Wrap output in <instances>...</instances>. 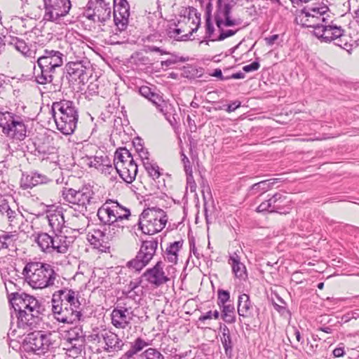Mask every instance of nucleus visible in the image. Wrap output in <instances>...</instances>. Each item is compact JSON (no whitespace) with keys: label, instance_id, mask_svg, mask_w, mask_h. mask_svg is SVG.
Here are the masks:
<instances>
[{"label":"nucleus","instance_id":"nucleus-15","mask_svg":"<svg viewBox=\"0 0 359 359\" xmlns=\"http://www.w3.org/2000/svg\"><path fill=\"white\" fill-rule=\"evenodd\" d=\"M231 5L224 0H217L215 21L218 28H221L222 25L233 27L241 24L242 20L240 18L232 19L231 18Z\"/></svg>","mask_w":359,"mask_h":359},{"label":"nucleus","instance_id":"nucleus-60","mask_svg":"<svg viewBox=\"0 0 359 359\" xmlns=\"http://www.w3.org/2000/svg\"><path fill=\"white\" fill-rule=\"evenodd\" d=\"M137 152L138 153L143 163L144 161H149V154L148 151L142 147V145H140V148H137Z\"/></svg>","mask_w":359,"mask_h":359},{"label":"nucleus","instance_id":"nucleus-26","mask_svg":"<svg viewBox=\"0 0 359 359\" xmlns=\"http://www.w3.org/2000/svg\"><path fill=\"white\" fill-rule=\"evenodd\" d=\"M228 263L231 265L232 272L236 278L243 281L248 279V276L246 267L241 262V257L236 252H233L229 256Z\"/></svg>","mask_w":359,"mask_h":359},{"label":"nucleus","instance_id":"nucleus-46","mask_svg":"<svg viewBox=\"0 0 359 359\" xmlns=\"http://www.w3.org/2000/svg\"><path fill=\"white\" fill-rule=\"evenodd\" d=\"M144 167L149 175L152 177L153 180L158 179L161 176L159 167L156 163H153L150 161H144Z\"/></svg>","mask_w":359,"mask_h":359},{"label":"nucleus","instance_id":"nucleus-55","mask_svg":"<svg viewBox=\"0 0 359 359\" xmlns=\"http://www.w3.org/2000/svg\"><path fill=\"white\" fill-rule=\"evenodd\" d=\"M272 203H271V199L269 198L267 201L262 202L257 208V211L259 212H273L272 210Z\"/></svg>","mask_w":359,"mask_h":359},{"label":"nucleus","instance_id":"nucleus-32","mask_svg":"<svg viewBox=\"0 0 359 359\" xmlns=\"http://www.w3.org/2000/svg\"><path fill=\"white\" fill-rule=\"evenodd\" d=\"M137 165L133 159L119 169L120 177L126 183H131L137 173Z\"/></svg>","mask_w":359,"mask_h":359},{"label":"nucleus","instance_id":"nucleus-47","mask_svg":"<svg viewBox=\"0 0 359 359\" xmlns=\"http://www.w3.org/2000/svg\"><path fill=\"white\" fill-rule=\"evenodd\" d=\"M148 100L156 107L159 111L165 114V111L167 108V104L159 95L154 93L152 96L149 97Z\"/></svg>","mask_w":359,"mask_h":359},{"label":"nucleus","instance_id":"nucleus-37","mask_svg":"<svg viewBox=\"0 0 359 359\" xmlns=\"http://www.w3.org/2000/svg\"><path fill=\"white\" fill-rule=\"evenodd\" d=\"M106 236L107 235L104 226H102V229H94L92 231L90 235H88V236L90 237L89 241H90L93 244L103 247H106V245L108 244V241Z\"/></svg>","mask_w":359,"mask_h":359},{"label":"nucleus","instance_id":"nucleus-14","mask_svg":"<svg viewBox=\"0 0 359 359\" xmlns=\"http://www.w3.org/2000/svg\"><path fill=\"white\" fill-rule=\"evenodd\" d=\"M52 311L56 316L58 321L64 323H74L79 321L82 316L81 309H75L73 306L69 305V303L59 305L57 304L53 299H51Z\"/></svg>","mask_w":359,"mask_h":359},{"label":"nucleus","instance_id":"nucleus-3","mask_svg":"<svg viewBox=\"0 0 359 359\" xmlns=\"http://www.w3.org/2000/svg\"><path fill=\"white\" fill-rule=\"evenodd\" d=\"M22 274L34 289H43L54 285L58 274L51 264L41 262H29L23 269Z\"/></svg>","mask_w":359,"mask_h":359},{"label":"nucleus","instance_id":"nucleus-42","mask_svg":"<svg viewBox=\"0 0 359 359\" xmlns=\"http://www.w3.org/2000/svg\"><path fill=\"white\" fill-rule=\"evenodd\" d=\"M119 169L120 165H118V163H114V166H112L111 163L110 162L109 163L104 164L102 168H100V170L106 176H109L110 180L114 181L116 179V175H119Z\"/></svg>","mask_w":359,"mask_h":359},{"label":"nucleus","instance_id":"nucleus-57","mask_svg":"<svg viewBox=\"0 0 359 359\" xmlns=\"http://www.w3.org/2000/svg\"><path fill=\"white\" fill-rule=\"evenodd\" d=\"M187 175V184L189 187L191 192L196 191V184L195 183L192 172H186Z\"/></svg>","mask_w":359,"mask_h":359},{"label":"nucleus","instance_id":"nucleus-30","mask_svg":"<svg viewBox=\"0 0 359 359\" xmlns=\"http://www.w3.org/2000/svg\"><path fill=\"white\" fill-rule=\"evenodd\" d=\"M34 242L41 250L46 253H53V236L46 232H39L32 235Z\"/></svg>","mask_w":359,"mask_h":359},{"label":"nucleus","instance_id":"nucleus-63","mask_svg":"<svg viewBox=\"0 0 359 359\" xmlns=\"http://www.w3.org/2000/svg\"><path fill=\"white\" fill-rule=\"evenodd\" d=\"M147 50L149 52H158L161 55H169L170 53L156 46H147Z\"/></svg>","mask_w":359,"mask_h":359},{"label":"nucleus","instance_id":"nucleus-64","mask_svg":"<svg viewBox=\"0 0 359 359\" xmlns=\"http://www.w3.org/2000/svg\"><path fill=\"white\" fill-rule=\"evenodd\" d=\"M130 6L126 0H114V8Z\"/></svg>","mask_w":359,"mask_h":359},{"label":"nucleus","instance_id":"nucleus-36","mask_svg":"<svg viewBox=\"0 0 359 359\" xmlns=\"http://www.w3.org/2000/svg\"><path fill=\"white\" fill-rule=\"evenodd\" d=\"M104 226L105 227L108 243L119 237L122 234L124 229L123 222H114L113 224L104 225Z\"/></svg>","mask_w":359,"mask_h":359},{"label":"nucleus","instance_id":"nucleus-23","mask_svg":"<svg viewBox=\"0 0 359 359\" xmlns=\"http://www.w3.org/2000/svg\"><path fill=\"white\" fill-rule=\"evenodd\" d=\"M135 316V313L114 308L111 313V324L116 328L125 329L130 325Z\"/></svg>","mask_w":359,"mask_h":359},{"label":"nucleus","instance_id":"nucleus-45","mask_svg":"<svg viewBox=\"0 0 359 359\" xmlns=\"http://www.w3.org/2000/svg\"><path fill=\"white\" fill-rule=\"evenodd\" d=\"M0 212L4 216H6L8 220L11 222H14L19 213L12 210L8 203H3L0 205Z\"/></svg>","mask_w":359,"mask_h":359},{"label":"nucleus","instance_id":"nucleus-29","mask_svg":"<svg viewBox=\"0 0 359 359\" xmlns=\"http://www.w3.org/2000/svg\"><path fill=\"white\" fill-rule=\"evenodd\" d=\"M130 6L114 8V21L118 31H125L128 25Z\"/></svg>","mask_w":359,"mask_h":359},{"label":"nucleus","instance_id":"nucleus-40","mask_svg":"<svg viewBox=\"0 0 359 359\" xmlns=\"http://www.w3.org/2000/svg\"><path fill=\"white\" fill-rule=\"evenodd\" d=\"M118 309H122L131 313H135V310L137 308V303L135 301L130 300L126 297H120L117 301L116 306Z\"/></svg>","mask_w":359,"mask_h":359},{"label":"nucleus","instance_id":"nucleus-22","mask_svg":"<svg viewBox=\"0 0 359 359\" xmlns=\"http://www.w3.org/2000/svg\"><path fill=\"white\" fill-rule=\"evenodd\" d=\"M46 218L53 233H64L62 229L65 227V221L62 208L57 207L53 210H48L46 212Z\"/></svg>","mask_w":359,"mask_h":359},{"label":"nucleus","instance_id":"nucleus-58","mask_svg":"<svg viewBox=\"0 0 359 359\" xmlns=\"http://www.w3.org/2000/svg\"><path fill=\"white\" fill-rule=\"evenodd\" d=\"M181 156L185 172H192V166L188 157L184 154L183 151L181 152Z\"/></svg>","mask_w":359,"mask_h":359},{"label":"nucleus","instance_id":"nucleus-8","mask_svg":"<svg viewBox=\"0 0 359 359\" xmlns=\"http://www.w3.org/2000/svg\"><path fill=\"white\" fill-rule=\"evenodd\" d=\"M97 216L102 226L122 222L130 216L129 209L123 207L117 201L107 200L97 210Z\"/></svg>","mask_w":359,"mask_h":359},{"label":"nucleus","instance_id":"nucleus-48","mask_svg":"<svg viewBox=\"0 0 359 359\" xmlns=\"http://www.w3.org/2000/svg\"><path fill=\"white\" fill-rule=\"evenodd\" d=\"M149 62V58L140 52L133 53L130 57V62L136 66L147 65Z\"/></svg>","mask_w":359,"mask_h":359},{"label":"nucleus","instance_id":"nucleus-25","mask_svg":"<svg viewBox=\"0 0 359 359\" xmlns=\"http://www.w3.org/2000/svg\"><path fill=\"white\" fill-rule=\"evenodd\" d=\"M102 337L105 344L104 349L109 353L118 352L125 346L123 339L110 331L102 333Z\"/></svg>","mask_w":359,"mask_h":359},{"label":"nucleus","instance_id":"nucleus-54","mask_svg":"<svg viewBox=\"0 0 359 359\" xmlns=\"http://www.w3.org/2000/svg\"><path fill=\"white\" fill-rule=\"evenodd\" d=\"M35 149L34 151V154L37 156H42L43 157L46 155H48L50 153V148L45 144H34Z\"/></svg>","mask_w":359,"mask_h":359},{"label":"nucleus","instance_id":"nucleus-51","mask_svg":"<svg viewBox=\"0 0 359 359\" xmlns=\"http://www.w3.org/2000/svg\"><path fill=\"white\" fill-rule=\"evenodd\" d=\"M230 299V293L227 290H224L222 289L218 290L217 291V304L219 308H222L224 306H226V303L229 302Z\"/></svg>","mask_w":359,"mask_h":359},{"label":"nucleus","instance_id":"nucleus-27","mask_svg":"<svg viewBox=\"0 0 359 359\" xmlns=\"http://www.w3.org/2000/svg\"><path fill=\"white\" fill-rule=\"evenodd\" d=\"M52 248L53 252H57L58 253L67 252L71 243L74 242V237L67 236L65 233H53Z\"/></svg>","mask_w":359,"mask_h":359},{"label":"nucleus","instance_id":"nucleus-52","mask_svg":"<svg viewBox=\"0 0 359 359\" xmlns=\"http://www.w3.org/2000/svg\"><path fill=\"white\" fill-rule=\"evenodd\" d=\"M224 27H225L224 25H222L221 28H218L219 32H220V34H219V35L218 36V37L216 39H212V41H223V40H224L225 39H226L228 37L233 36L238 32V29H236V30H233V29L224 30Z\"/></svg>","mask_w":359,"mask_h":359},{"label":"nucleus","instance_id":"nucleus-28","mask_svg":"<svg viewBox=\"0 0 359 359\" xmlns=\"http://www.w3.org/2000/svg\"><path fill=\"white\" fill-rule=\"evenodd\" d=\"M191 13H194L196 18V26L195 28H192L191 31H190L188 34H183L182 36H180V34L182 32V29L180 28H169V29L167 32V34L170 38H173L177 41H188L191 36L193 34L194 32H196L199 25H200V21H201V14L197 13L196 9L194 8H190L189 14Z\"/></svg>","mask_w":359,"mask_h":359},{"label":"nucleus","instance_id":"nucleus-11","mask_svg":"<svg viewBox=\"0 0 359 359\" xmlns=\"http://www.w3.org/2000/svg\"><path fill=\"white\" fill-rule=\"evenodd\" d=\"M158 244V238L150 237L142 241L140 249L136 257L128 263L129 267L139 271L151 260L156 251Z\"/></svg>","mask_w":359,"mask_h":359},{"label":"nucleus","instance_id":"nucleus-38","mask_svg":"<svg viewBox=\"0 0 359 359\" xmlns=\"http://www.w3.org/2000/svg\"><path fill=\"white\" fill-rule=\"evenodd\" d=\"M133 159L130 151L126 148L118 149L114 154V163L120 165V168Z\"/></svg>","mask_w":359,"mask_h":359},{"label":"nucleus","instance_id":"nucleus-59","mask_svg":"<svg viewBox=\"0 0 359 359\" xmlns=\"http://www.w3.org/2000/svg\"><path fill=\"white\" fill-rule=\"evenodd\" d=\"M260 67L258 58L250 65H247L243 67V70L245 72L257 71Z\"/></svg>","mask_w":359,"mask_h":359},{"label":"nucleus","instance_id":"nucleus-35","mask_svg":"<svg viewBox=\"0 0 359 359\" xmlns=\"http://www.w3.org/2000/svg\"><path fill=\"white\" fill-rule=\"evenodd\" d=\"M277 179L263 180L252 184L249 189V195L262 194L269 189L276 182Z\"/></svg>","mask_w":359,"mask_h":359},{"label":"nucleus","instance_id":"nucleus-19","mask_svg":"<svg viewBox=\"0 0 359 359\" xmlns=\"http://www.w3.org/2000/svg\"><path fill=\"white\" fill-rule=\"evenodd\" d=\"M142 277L155 287H159L169 280L163 271V264L161 261L157 262L152 268L147 269L142 274Z\"/></svg>","mask_w":359,"mask_h":359},{"label":"nucleus","instance_id":"nucleus-20","mask_svg":"<svg viewBox=\"0 0 359 359\" xmlns=\"http://www.w3.org/2000/svg\"><path fill=\"white\" fill-rule=\"evenodd\" d=\"M51 181L46 175L34 170L29 172H23L20 178V184L22 189H32L43 184H47Z\"/></svg>","mask_w":359,"mask_h":359},{"label":"nucleus","instance_id":"nucleus-10","mask_svg":"<svg viewBox=\"0 0 359 359\" xmlns=\"http://www.w3.org/2000/svg\"><path fill=\"white\" fill-rule=\"evenodd\" d=\"M43 20L58 24L67 16L72 8L70 0H43Z\"/></svg>","mask_w":359,"mask_h":359},{"label":"nucleus","instance_id":"nucleus-13","mask_svg":"<svg viewBox=\"0 0 359 359\" xmlns=\"http://www.w3.org/2000/svg\"><path fill=\"white\" fill-rule=\"evenodd\" d=\"M111 13L109 3L104 0H96L88 2L84 15L88 19L94 22H104L110 19Z\"/></svg>","mask_w":359,"mask_h":359},{"label":"nucleus","instance_id":"nucleus-44","mask_svg":"<svg viewBox=\"0 0 359 359\" xmlns=\"http://www.w3.org/2000/svg\"><path fill=\"white\" fill-rule=\"evenodd\" d=\"M89 159V165L95 167L97 170H100L104 164L110 163V159L107 155H98L96 154L94 156L90 157Z\"/></svg>","mask_w":359,"mask_h":359},{"label":"nucleus","instance_id":"nucleus-12","mask_svg":"<svg viewBox=\"0 0 359 359\" xmlns=\"http://www.w3.org/2000/svg\"><path fill=\"white\" fill-rule=\"evenodd\" d=\"M50 345V334H46L42 331H35L28 334L23 342L25 351L37 355L44 353Z\"/></svg>","mask_w":359,"mask_h":359},{"label":"nucleus","instance_id":"nucleus-1","mask_svg":"<svg viewBox=\"0 0 359 359\" xmlns=\"http://www.w3.org/2000/svg\"><path fill=\"white\" fill-rule=\"evenodd\" d=\"M9 302L15 313L18 327L32 329L41 321L44 309L34 296L25 292L13 293Z\"/></svg>","mask_w":359,"mask_h":359},{"label":"nucleus","instance_id":"nucleus-61","mask_svg":"<svg viewBox=\"0 0 359 359\" xmlns=\"http://www.w3.org/2000/svg\"><path fill=\"white\" fill-rule=\"evenodd\" d=\"M205 28H206V37H211V36L213 34L215 28L212 23L211 18H206L205 20Z\"/></svg>","mask_w":359,"mask_h":359},{"label":"nucleus","instance_id":"nucleus-24","mask_svg":"<svg viewBox=\"0 0 359 359\" xmlns=\"http://www.w3.org/2000/svg\"><path fill=\"white\" fill-rule=\"evenodd\" d=\"M237 311L239 316L243 318H252L255 315L254 311L257 315L259 314V309L253 305L250 296L246 294L239 295Z\"/></svg>","mask_w":359,"mask_h":359},{"label":"nucleus","instance_id":"nucleus-21","mask_svg":"<svg viewBox=\"0 0 359 359\" xmlns=\"http://www.w3.org/2000/svg\"><path fill=\"white\" fill-rule=\"evenodd\" d=\"M79 294L72 289L64 288L55 291L52 296L53 301H55L57 304H61L63 300L69 303V305L75 308V309H79L81 307V303L79 300Z\"/></svg>","mask_w":359,"mask_h":359},{"label":"nucleus","instance_id":"nucleus-4","mask_svg":"<svg viewBox=\"0 0 359 359\" xmlns=\"http://www.w3.org/2000/svg\"><path fill=\"white\" fill-rule=\"evenodd\" d=\"M63 57L64 54L59 50H43V54L36 62L39 68V72L36 70V63L34 62L36 81L41 85L52 83L56 69L63 64Z\"/></svg>","mask_w":359,"mask_h":359},{"label":"nucleus","instance_id":"nucleus-16","mask_svg":"<svg viewBox=\"0 0 359 359\" xmlns=\"http://www.w3.org/2000/svg\"><path fill=\"white\" fill-rule=\"evenodd\" d=\"M68 343L64 350L66 351L65 359H81L83 358L84 337L73 330L69 332Z\"/></svg>","mask_w":359,"mask_h":359},{"label":"nucleus","instance_id":"nucleus-43","mask_svg":"<svg viewBox=\"0 0 359 359\" xmlns=\"http://www.w3.org/2000/svg\"><path fill=\"white\" fill-rule=\"evenodd\" d=\"M222 317L227 323H233L236 322L235 308L233 304H229L222 308Z\"/></svg>","mask_w":359,"mask_h":359},{"label":"nucleus","instance_id":"nucleus-2","mask_svg":"<svg viewBox=\"0 0 359 359\" xmlns=\"http://www.w3.org/2000/svg\"><path fill=\"white\" fill-rule=\"evenodd\" d=\"M51 113L59 131L65 135L74 133L79 120V110L73 101L60 100L54 102Z\"/></svg>","mask_w":359,"mask_h":359},{"label":"nucleus","instance_id":"nucleus-33","mask_svg":"<svg viewBox=\"0 0 359 359\" xmlns=\"http://www.w3.org/2000/svg\"><path fill=\"white\" fill-rule=\"evenodd\" d=\"M18 240V233L16 231H2L0 233V250L15 248Z\"/></svg>","mask_w":359,"mask_h":359},{"label":"nucleus","instance_id":"nucleus-39","mask_svg":"<svg viewBox=\"0 0 359 359\" xmlns=\"http://www.w3.org/2000/svg\"><path fill=\"white\" fill-rule=\"evenodd\" d=\"M271 203H272V212L284 213L283 211L284 205L287 202L286 196L281 193H276L271 198Z\"/></svg>","mask_w":359,"mask_h":359},{"label":"nucleus","instance_id":"nucleus-50","mask_svg":"<svg viewBox=\"0 0 359 359\" xmlns=\"http://www.w3.org/2000/svg\"><path fill=\"white\" fill-rule=\"evenodd\" d=\"M137 359H164V358L156 349L149 348L142 353Z\"/></svg>","mask_w":359,"mask_h":359},{"label":"nucleus","instance_id":"nucleus-53","mask_svg":"<svg viewBox=\"0 0 359 359\" xmlns=\"http://www.w3.org/2000/svg\"><path fill=\"white\" fill-rule=\"evenodd\" d=\"M142 290H128L126 292H123L124 297L126 298L135 301L136 303L138 304V302L141 299V295L142 294Z\"/></svg>","mask_w":359,"mask_h":359},{"label":"nucleus","instance_id":"nucleus-9","mask_svg":"<svg viewBox=\"0 0 359 359\" xmlns=\"http://www.w3.org/2000/svg\"><path fill=\"white\" fill-rule=\"evenodd\" d=\"M328 11L329 8L323 3L304 8L300 15L302 25L315 29L325 22H328Z\"/></svg>","mask_w":359,"mask_h":359},{"label":"nucleus","instance_id":"nucleus-41","mask_svg":"<svg viewBox=\"0 0 359 359\" xmlns=\"http://www.w3.org/2000/svg\"><path fill=\"white\" fill-rule=\"evenodd\" d=\"M148 346V343H147L143 339L138 337L137 338L133 343L131 344L130 348L126 352L124 356L127 359H130L135 354L141 351L144 347Z\"/></svg>","mask_w":359,"mask_h":359},{"label":"nucleus","instance_id":"nucleus-31","mask_svg":"<svg viewBox=\"0 0 359 359\" xmlns=\"http://www.w3.org/2000/svg\"><path fill=\"white\" fill-rule=\"evenodd\" d=\"M9 44L13 46L17 51L26 57L35 58L36 52L30 48L29 43L18 37H11Z\"/></svg>","mask_w":359,"mask_h":359},{"label":"nucleus","instance_id":"nucleus-18","mask_svg":"<svg viewBox=\"0 0 359 359\" xmlns=\"http://www.w3.org/2000/svg\"><path fill=\"white\" fill-rule=\"evenodd\" d=\"M330 19L328 22H325L313 29V34L323 42H332L336 39H341L344 30L336 25L330 24ZM340 41V39H338Z\"/></svg>","mask_w":359,"mask_h":359},{"label":"nucleus","instance_id":"nucleus-34","mask_svg":"<svg viewBox=\"0 0 359 359\" xmlns=\"http://www.w3.org/2000/svg\"><path fill=\"white\" fill-rule=\"evenodd\" d=\"M183 240L170 243L165 251V258L171 264H176L178 260V252L183 245Z\"/></svg>","mask_w":359,"mask_h":359},{"label":"nucleus","instance_id":"nucleus-17","mask_svg":"<svg viewBox=\"0 0 359 359\" xmlns=\"http://www.w3.org/2000/svg\"><path fill=\"white\" fill-rule=\"evenodd\" d=\"M86 65L89 62L83 60L69 62L65 66L67 79L72 82L84 83L88 79Z\"/></svg>","mask_w":359,"mask_h":359},{"label":"nucleus","instance_id":"nucleus-5","mask_svg":"<svg viewBox=\"0 0 359 359\" xmlns=\"http://www.w3.org/2000/svg\"><path fill=\"white\" fill-rule=\"evenodd\" d=\"M62 197L71 208L82 215L88 212V208L97 203L90 186H84L79 190L65 189Z\"/></svg>","mask_w":359,"mask_h":359},{"label":"nucleus","instance_id":"nucleus-62","mask_svg":"<svg viewBox=\"0 0 359 359\" xmlns=\"http://www.w3.org/2000/svg\"><path fill=\"white\" fill-rule=\"evenodd\" d=\"M139 92L141 95L149 99V97L152 96L154 92L151 91V88L148 86H143L139 89Z\"/></svg>","mask_w":359,"mask_h":359},{"label":"nucleus","instance_id":"nucleus-6","mask_svg":"<svg viewBox=\"0 0 359 359\" xmlns=\"http://www.w3.org/2000/svg\"><path fill=\"white\" fill-rule=\"evenodd\" d=\"M26 117L11 111H0V127L2 133L14 140L22 141L27 136Z\"/></svg>","mask_w":359,"mask_h":359},{"label":"nucleus","instance_id":"nucleus-56","mask_svg":"<svg viewBox=\"0 0 359 359\" xmlns=\"http://www.w3.org/2000/svg\"><path fill=\"white\" fill-rule=\"evenodd\" d=\"M347 36L344 34V32H343L341 39H340V41H339L338 38L333 40L332 41L336 46H338L341 47V48L344 50H348L349 47H351V45L347 42L346 40Z\"/></svg>","mask_w":359,"mask_h":359},{"label":"nucleus","instance_id":"nucleus-49","mask_svg":"<svg viewBox=\"0 0 359 359\" xmlns=\"http://www.w3.org/2000/svg\"><path fill=\"white\" fill-rule=\"evenodd\" d=\"M221 342L224 347L226 355L229 358H231L233 356V347L234 345L231 335L229 337H221Z\"/></svg>","mask_w":359,"mask_h":359},{"label":"nucleus","instance_id":"nucleus-7","mask_svg":"<svg viewBox=\"0 0 359 359\" xmlns=\"http://www.w3.org/2000/svg\"><path fill=\"white\" fill-rule=\"evenodd\" d=\"M168 217L165 212L160 208L144 210L139 218V228L143 233L154 235L165 226Z\"/></svg>","mask_w":359,"mask_h":359}]
</instances>
